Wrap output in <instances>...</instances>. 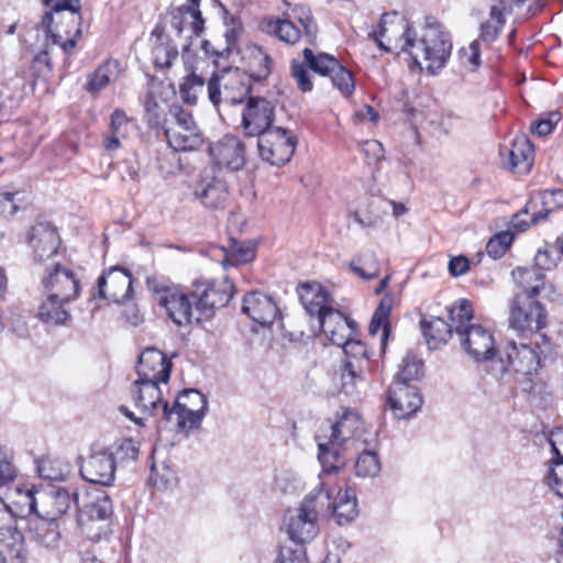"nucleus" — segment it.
<instances>
[{
	"instance_id": "nucleus-1",
	"label": "nucleus",
	"mask_w": 563,
	"mask_h": 563,
	"mask_svg": "<svg viewBox=\"0 0 563 563\" xmlns=\"http://www.w3.org/2000/svg\"><path fill=\"white\" fill-rule=\"evenodd\" d=\"M401 26L404 29L401 51L408 53L419 67V56L421 55L427 62L428 73L435 75L438 70L445 66L451 56L452 41L450 34L440 23L427 21L421 37L417 40V32L406 20H402Z\"/></svg>"
},
{
	"instance_id": "nucleus-2",
	"label": "nucleus",
	"mask_w": 563,
	"mask_h": 563,
	"mask_svg": "<svg viewBox=\"0 0 563 563\" xmlns=\"http://www.w3.org/2000/svg\"><path fill=\"white\" fill-rule=\"evenodd\" d=\"M330 508V490L320 483L299 506L288 510L285 517L286 532L292 542L307 543L319 533V516Z\"/></svg>"
},
{
	"instance_id": "nucleus-3",
	"label": "nucleus",
	"mask_w": 563,
	"mask_h": 563,
	"mask_svg": "<svg viewBox=\"0 0 563 563\" xmlns=\"http://www.w3.org/2000/svg\"><path fill=\"white\" fill-rule=\"evenodd\" d=\"M43 285L47 298L41 303L36 317H69V302L79 291V282L73 271L52 263L45 268Z\"/></svg>"
},
{
	"instance_id": "nucleus-4",
	"label": "nucleus",
	"mask_w": 563,
	"mask_h": 563,
	"mask_svg": "<svg viewBox=\"0 0 563 563\" xmlns=\"http://www.w3.org/2000/svg\"><path fill=\"white\" fill-rule=\"evenodd\" d=\"M113 505L106 492L89 495L78 512V526L85 537L93 542L107 539L111 532Z\"/></svg>"
},
{
	"instance_id": "nucleus-5",
	"label": "nucleus",
	"mask_w": 563,
	"mask_h": 563,
	"mask_svg": "<svg viewBox=\"0 0 563 563\" xmlns=\"http://www.w3.org/2000/svg\"><path fill=\"white\" fill-rule=\"evenodd\" d=\"M164 133L168 145L176 152L199 150L205 137L192 114L179 104H172L164 120Z\"/></svg>"
},
{
	"instance_id": "nucleus-6",
	"label": "nucleus",
	"mask_w": 563,
	"mask_h": 563,
	"mask_svg": "<svg viewBox=\"0 0 563 563\" xmlns=\"http://www.w3.org/2000/svg\"><path fill=\"white\" fill-rule=\"evenodd\" d=\"M512 276L522 288V292L515 296L510 306V317H545L544 306L536 296L544 287L545 275L536 267H517Z\"/></svg>"
},
{
	"instance_id": "nucleus-7",
	"label": "nucleus",
	"mask_w": 563,
	"mask_h": 563,
	"mask_svg": "<svg viewBox=\"0 0 563 563\" xmlns=\"http://www.w3.org/2000/svg\"><path fill=\"white\" fill-rule=\"evenodd\" d=\"M207 89L213 106L217 107L222 100L236 104L251 97L252 81L247 73L239 68H227L209 79Z\"/></svg>"
},
{
	"instance_id": "nucleus-8",
	"label": "nucleus",
	"mask_w": 563,
	"mask_h": 563,
	"mask_svg": "<svg viewBox=\"0 0 563 563\" xmlns=\"http://www.w3.org/2000/svg\"><path fill=\"white\" fill-rule=\"evenodd\" d=\"M292 18L302 26L305 35L310 45H314L318 36V25L311 10L303 4H296L292 8ZM264 30L278 37L287 44H295L301 37V31L291 21V15L284 14L283 19H268L264 22Z\"/></svg>"
},
{
	"instance_id": "nucleus-9",
	"label": "nucleus",
	"mask_w": 563,
	"mask_h": 563,
	"mask_svg": "<svg viewBox=\"0 0 563 563\" xmlns=\"http://www.w3.org/2000/svg\"><path fill=\"white\" fill-rule=\"evenodd\" d=\"M473 319H450L457 322L456 335L464 352L476 363L492 361L497 354L496 342L489 329L476 323Z\"/></svg>"
},
{
	"instance_id": "nucleus-10",
	"label": "nucleus",
	"mask_w": 563,
	"mask_h": 563,
	"mask_svg": "<svg viewBox=\"0 0 563 563\" xmlns=\"http://www.w3.org/2000/svg\"><path fill=\"white\" fill-rule=\"evenodd\" d=\"M147 287L155 302L165 310L167 317H191L195 309L192 289L185 290L180 285L147 278Z\"/></svg>"
},
{
	"instance_id": "nucleus-11",
	"label": "nucleus",
	"mask_w": 563,
	"mask_h": 563,
	"mask_svg": "<svg viewBox=\"0 0 563 563\" xmlns=\"http://www.w3.org/2000/svg\"><path fill=\"white\" fill-rule=\"evenodd\" d=\"M302 56L308 68L323 77H330L335 87L344 97H350L355 90V80L352 73L339 59L328 53L314 54L309 47L303 48Z\"/></svg>"
},
{
	"instance_id": "nucleus-12",
	"label": "nucleus",
	"mask_w": 563,
	"mask_h": 563,
	"mask_svg": "<svg viewBox=\"0 0 563 563\" xmlns=\"http://www.w3.org/2000/svg\"><path fill=\"white\" fill-rule=\"evenodd\" d=\"M191 287L195 310L205 317H213L221 308L227 307L235 289L228 279L220 284L214 280L195 279Z\"/></svg>"
},
{
	"instance_id": "nucleus-13",
	"label": "nucleus",
	"mask_w": 563,
	"mask_h": 563,
	"mask_svg": "<svg viewBox=\"0 0 563 563\" xmlns=\"http://www.w3.org/2000/svg\"><path fill=\"white\" fill-rule=\"evenodd\" d=\"M561 206H563L562 189L544 190L531 197L522 209L511 216L510 229L523 232Z\"/></svg>"
},
{
	"instance_id": "nucleus-14",
	"label": "nucleus",
	"mask_w": 563,
	"mask_h": 563,
	"mask_svg": "<svg viewBox=\"0 0 563 563\" xmlns=\"http://www.w3.org/2000/svg\"><path fill=\"white\" fill-rule=\"evenodd\" d=\"M260 157L271 165L282 166L290 161L297 141L287 129L275 126L256 135Z\"/></svg>"
},
{
	"instance_id": "nucleus-15",
	"label": "nucleus",
	"mask_w": 563,
	"mask_h": 563,
	"mask_svg": "<svg viewBox=\"0 0 563 563\" xmlns=\"http://www.w3.org/2000/svg\"><path fill=\"white\" fill-rule=\"evenodd\" d=\"M132 297L133 277L126 268L112 266L99 276L93 299L124 305L129 303Z\"/></svg>"
},
{
	"instance_id": "nucleus-16",
	"label": "nucleus",
	"mask_w": 563,
	"mask_h": 563,
	"mask_svg": "<svg viewBox=\"0 0 563 563\" xmlns=\"http://www.w3.org/2000/svg\"><path fill=\"white\" fill-rule=\"evenodd\" d=\"M299 299L310 317H350V311L343 310L331 297L330 292L319 283H306L297 289Z\"/></svg>"
},
{
	"instance_id": "nucleus-17",
	"label": "nucleus",
	"mask_w": 563,
	"mask_h": 563,
	"mask_svg": "<svg viewBox=\"0 0 563 563\" xmlns=\"http://www.w3.org/2000/svg\"><path fill=\"white\" fill-rule=\"evenodd\" d=\"M162 382L136 379L132 386V397L142 412L152 417L162 416L166 421L173 418V410L167 400L163 398V391L159 387Z\"/></svg>"
},
{
	"instance_id": "nucleus-18",
	"label": "nucleus",
	"mask_w": 563,
	"mask_h": 563,
	"mask_svg": "<svg viewBox=\"0 0 563 563\" xmlns=\"http://www.w3.org/2000/svg\"><path fill=\"white\" fill-rule=\"evenodd\" d=\"M217 172L216 166L203 168L194 191L206 208L213 210L224 209L230 198L228 186Z\"/></svg>"
},
{
	"instance_id": "nucleus-19",
	"label": "nucleus",
	"mask_w": 563,
	"mask_h": 563,
	"mask_svg": "<svg viewBox=\"0 0 563 563\" xmlns=\"http://www.w3.org/2000/svg\"><path fill=\"white\" fill-rule=\"evenodd\" d=\"M115 468L113 454L108 449H101L82 460L79 473L86 482L109 487L114 483Z\"/></svg>"
},
{
	"instance_id": "nucleus-20",
	"label": "nucleus",
	"mask_w": 563,
	"mask_h": 563,
	"mask_svg": "<svg viewBox=\"0 0 563 563\" xmlns=\"http://www.w3.org/2000/svg\"><path fill=\"white\" fill-rule=\"evenodd\" d=\"M275 106L263 97H249L242 113V128L247 136H256L273 128Z\"/></svg>"
},
{
	"instance_id": "nucleus-21",
	"label": "nucleus",
	"mask_w": 563,
	"mask_h": 563,
	"mask_svg": "<svg viewBox=\"0 0 563 563\" xmlns=\"http://www.w3.org/2000/svg\"><path fill=\"white\" fill-rule=\"evenodd\" d=\"M500 361L505 364V372L512 371L527 376L536 374L541 367V357L534 347L526 343L517 345L514 341L506 346Z\"/></svg>"
},
{
	"instance_id": "nucleus-22",
	"label": "nucleus",
	"mask_w": 563,
	"mask_h": 563,
	"mask_svg": "<svg viewBox=\"0 0 563 563\" xmlns=\"http://www.w3.org/2000/svg\"><path fill=\"white\" fill-rule=\"evenodd\" d=\"M388 405L397 419H408L420 410L423 399L416 386L393 383L387 391Z\"/></svg>"
},
{
	"instance_id": "nucleus-23",
	"label": "nucleus",
	"mask_w": 563,
	"mask_h": 563,
	"mask_svg": "<svg viewBox=\"0 0 563 563\" xmlns=\"http://www.w3.org/2000/svg\"><path fill=\"white\" fill-rule=\"evenodd\" d=\"M15 476L16 472L7 449L0 446V492H7L11 496V500L7 501L21 507V511L24 507H29L31 511L35 510L36 499L32 489L24 490L19 486L10 487Z\"/></svg>"
},
{
	"instance_id": "nucleus-24",
	"label": "nucleus",
	"mask_w": 563,
	"mask_h": 563,
	"mask_svg": "<svg viewBox=\"0 0 563 563\" xmlns=\"http://www.w3.org/2000/svg\"><path fill=\"white\" fill-rule=\"evenodd\" d=\"M29 245L36 262H45L57 254L60 238L57 229L49 222H36L29 233Z\"/></svg>"
},
{
	"instance_id": "nucleus-25",
	"label": "nucleus",
	"mask_w": 563,
	"mask_h": 563,
	"mask_svg": "<svg viewBox=\"0 0 563 563\" xmlns=\"http://www.w3.org/2000/svg\"><path fill=\"white\" fill-rule=\"evenodd\" d=\"M210 154L218 166L231 172L241 170L246 163L245 144L235 135H224L210 147Z\"/></svg>"
},
{
	"instance_id": "nucleus-26",
	"label": "nucleus",
	"mask_w": 563,
	"mask_h": 563,
	"mask_svg": "<svg viewBox=\"0 0 563 563\" xmlns=\"http://www.w3.org/2000/svg\"><path fill=\"white\" fill-rule=\"evenodd\" d=\"M172 362L155 347L145 349L139 356L136 373L140 380L163 382L170 378Z\"/></svg>"
},
{
	"instance_id": "nucleus-27",
	"label": "nucleus",
	"mask_w": 563,
	"mask_h": 563,
	"mask_svg": "<svg viewBox=\"0 0 563 563\" xmlns=\"http://www.w3.org/2000/svg\"><path fill=\"white\" fill-rule=\"evenodd\" d=\"M329 341L341 346L344 352L353 347L362 350V342L352 338L356 322L354 319H313Z\"/></svg>"
},
{
	"instance_id": "nucleus-28",
	"label": "nucleus",
	"mask_w": 563,
	"mask_h": 563,
	"mask_svg": "<svg viewBox=\"0 0 563 563\" xmlns=\"http://www.w3.org/2000/svg\"><path fill=\"white\" fill-rule=\"evenodd\" d=\"M26 508L29 514L35 515L29 519V533L32 540L47 549L57 548L62 537L59 520L41 514L36 507L32 511Z\"/></svg>"
},
{
	"instance_id": "nucleus-29",
	"label": "nucleus",
	"mask_w": 563,
	"mask_h": 563,
	"mask_svg": "<svg viewBox=\"0 0 563 563\" xmlns=\"http://www.w3.org/2000/svg\"><path fill=\"white\" fill-rule=\"evenodd\" d=\"M24 537L13 526H0V563H24Z\"/></svg>"
},
{
	"instance_id": "nucleus-30",
	"label": "nucleus",
	"mask_w": 563,
	"mask_h": 563,
	"mask_svg": "<svg viewBox=\"0 0 563 563\" xmlns=\"http://www.w3.org/2000/svg\"><path fill=\"white\" fill-rule=\"evenodd\" d=\"M362 428L361 417L357 412L351 409H343L339 420L334 423H329L328 431L324 439H329L330 444H344L351 439H354Z\"/></svg>"
},
{
	"instance_id": "nucleus-31",
	"label": "nucleus",
	"mask_w": 563,
	"mask_h": 563,
	"mask_svg": "<svg viewBox=\"0 0 563 563\" xmlns=\"http://www.w3.org/2000/svg\"><path fill=\"white\" fill-rule=\"evenodd\" d=\"M456 324L457 322L450 319H421L420 329L428 347L438 350L445 345L453 332L456 333Z\"/></svg>"
},
{
	"instance_id": "nucleus-32",
	"label": "nucleus",
	"mask_w": 563,
	"mask_h": 563,
	"mask_svg": "<svg viewBox=\"0 0 563 563\" xmlns=\"http://www.w3.org/2000/svg\"><path fill=\"white\" fill-rule=\"evenodd\" d=\"M331 512L339 526L352 522L357 516V500L353 488L340 489L335 499L330 500V508L323 512Z\"/></svg>"
},
{
	"instance_id": "nucleus-33",
	"label": "nucleus",
	"mask_w": 563,
	"mask_h": 563,
	"mask_svg": "<svg viewBox=\"0 0 563 563\" xmlns=\"http://www.w3.org/2000/svg\"><path fill=\"white\" fill-rule=\"evenodd\" d=\"M533 162V146L525 136H517L508 150L507 167L518 174H527Z\"/></svg>"
},
{
	"instance_id": "nucleus-34",
	"label": "nucleus",
	"mask_w": 563,
	"mask_h": 563,
	"mask_svg": "<svg viewBox=\"0 0 563 563\" xmlns=\"http://www.w3.org/2000/svg\"><path fill=\"white\" fill-rule=\"evenodd\" d=\"M34 498L37 504L38 499L35 496ZM40 503L43 508L41 514L58 520L59 517L69 510L71 506V496L65 488H54L49 492L42 493L40 495Z\"/></svg>"
},
{
	"instance_id": "nucleus-35",
	"label": "nucleus",
	"mask_w": 563,
	"mask_h": 563,
	"mask_svg": "<svg viewBox=\"0 0 563 563\" xmlns=\"http://www.w3.org/2000/svg\"><path fill=\"white\" fill-rule=\"evenodd\" d=\"M242 313L252 317V313L260 317H280V310L273 298L262 291H250L244 295Z\"/></svg>"
},
{
	"instance_id": "nucleus-36",
	"label": "nucleus",
	"mask_w": 563,
	"mask_h": 563,
	"mask_svg": "<svg viewBox=\"0 0 563 563\" xmlns=\"http://www.w3.org/2000/svg\"><path fill=\"white\" fill-rule=\"evenodd\" d=\"M170 24L180 35L186 26L188 16L191 19L190 29L196 36H200L205 31V19L200 9L180 5L174 8L170 12Z\"/></svg>"
},
{
	"instance_id": "nucleus-37",
	"label": "nucleus",
	"mask_w": 563,
	"mask_h": 563,
	"mask_svg": "<svg viewBox=\"0 0 563 563\" xmlns=\"http://www.w3.org/2000/svg\"><path fill=\"white\" fill-rule=\"evenodd\" d=\"M316 440L318 441V459L322 471L328 474L336 473L345 465V459L340 451L342 444H330L329 439H324L321 434H317Z\"/></svg>"
},
{
	"instance_id": "nucleus-38",
	"label": "nucleus",
	"mask_w": 563,
	"mask_h": 563,
	"mask_svg": "<svg viewBox=\"0 0 563 563\" xmlns=\"http://www.w3.org/2000/svg\"><path fill=\"white\" fill-rule=\"evenodd\" d=\"M70 472V465L59 457H43L37 463L38 475L47 481H65Z\"/></svg>"
},
{
	"instance_id": "nucleus-39",
	"label": "nucleus",
	"mask_w": 563,
	"mask_h": 563,
	"mask_svg": "<svg viewBox=\"0 0 563 563\" xmlns=\"http://www.w3.org/2000/svg\"><path fill=\"white\" fill-rule=\"evenodd\" d=\"M562 254L563 249L560 236L555 243H544V245L537 251L534 256L536 266L541 271H550L558 265Z\"/></svg>"
},
{
	"instance_id": "nucleus-40",
	"label": "nucleus",
	"mask_w": 563,
	"mask_h": 563,
	"mask_svg": "<svg viewBox=\"0 0 563 563\" xmlns=\"http://www.w3.org/2000/svg\"><path fill=\"white\" fill-rule=\"evenodd\" d=\"M489 16L490 20L481 24V40L486 43L494 42L506 23L504 9L499 5L490 8Z\"/></svg>"
},
{
	"instance_id": "nucleus-41",
	"label": "nucleus",
	"mask_w": 563,
	"mask_h": 563,
	"mask_svg": "<svg viewBox=\"0 0 563 563\" xmlns=\"http://www.w3.org/2000/svg\"><path fill=\"white\" fill-rule=\"evenodd\" d=\"M423 376V361L418 358L415 354L408 353L400 365L399 372L397 373L393 383H405L409 384L412 380H417Z\"/></svg>"
},
{
	"instance_id": "nucleus-42",
	"label": "nucleus",
	"mask_w": 563,
	"mask_h": 563,
	"mask_svg": "<svg viewBox=\"0 0 563 563\" xmlns=\"http://www.w3.org/2000/svg\"><path fill=\"white\" fill-rule=\"evenodd\" d=\"M170 410H173V416H176L177 430L180 432L185 431L187 433L189 431L199 429L203 418L207 415V412L202 411L201 409L184 410L180 408L170 407Z\"/></svg>"
},
{
	"instance_id": "nucleus-43",
	"label": "nucleus",
	"mask_w": 563,
	"mask_h": 563,
	"mask_svg": "<svg viewBox=\"0 0 563 563\" xmlns=\"http://www.w3.org/2000/svg\"><path fill=\"white\" fill-rule=\"evenodd\" d=\"M351 269L358 277L371 280L378 276L379 267L374 252H365L350 263Z\"/></svg>"
},
{
	"instance_id": "nucleus-44",
	"label": "nucleus",
	"mask_w": 563,
	"mask_h": 563,
	"mask_svg": "<svg viewBox=\"0 0 563 563\" xmlns=\"http://www.w3.org/2000/svg\"><path fill=\"white\" fill-rule=\"evenodd\" d=\"M547 319H509V328L512 329L520 338L527 339L539 334L545 341L547 335L541 333L545 327Z\"/></svg>"
},
{
	"instance_id": "nucleus-45",
	"label": "nucleus",
	"mask_w": 563,
	"mask_h": 563,
	"mask_svg": "<svg viewBox=\"0 0 563 563\" xmlns=\"http://www.w3.org/2000/svg\"><path fill=\"white\" fill-rule=\"evenodd\" d=\"M205 82L203 77L195 73L186 76L179 87V93L184 102L196 104L198 95L203 90Z\"/></svg>"
},
{
	"instance_id": "nucleus-46",
	"label": "nucleus",
	"mask_w": 563,
	"mask_h": 563,
	"mask_svg": "<svg viewBox=\"0 0 563 563\" xmlns=\"http://www.w3.org/2000/svg\"><path fill=\"white\" fill-rule=\"evenodd\" d=\"M380 472V462L373 451H363L355 462V474L358 477H375Z\"/></svg>"
},
{
	"instance_id": "nucleus-47",
	"label": "nucleus",
	"mask_w": 563,
	"mask_h": 563,
	"mask_svg": "<svg viewBox=\"0 0 563 563\" xmlns=\"http://www.w3.org/2000/svg\"><path fill=\"white\" fill-rule=\"evenodd\" d=\"M173 408H180L184 410L201 409L202 411L208 412V398L198 389H185L179 395Z\"/></svg>"
},
{
	"instance_id": "nucleus-48",
	"label": "nucleus",
	"mask_w": 563,
	"mask_h": 563,
	"mask_svg": "<svg viewBox=\"0 0 563 563\" xmlns=\"http://www.w3.org/2000/svg\"><path fill=\"white\" fill-rule=\"evenodd\" d=\"M274 489L282 494H295L302 489V481L292 471L282 470L275 475Z\"/></svg>"
},
{
	"instance_id": "nucleus-49",
	"label": "nucleus",
	"mask_w": 563,
	"mask_h": 563,
	"mask_svg": "<svg viewBox=\"0 0 563 563\" xmlns=\"http://www.w3.org/2000/svg\"><path fill=\"white\" fill-rule=\"evenodd\" d=\"M292 543L294 544L280 547L277 563H308L305 543Z\"/></svg>"
},
{
	"instance_id": "nucleus-50",
	"label": "nucleus",
	"mask_w": 563,
	"mask_h": 563,
	"mask_svg": "<svg viewBox=\"0 0 563 563\" xmlns=\"http://www.w3.org/2000/svg\"><path fill=\"white\" fill-rule=\"evenodd\" d=\"M514 234L510 231H503L495 234L486 245L487 254L493 258L501 257L510 247Z\"/></svg>"
},
{
	"instance_id": "nucleus-51",
	"label": "nucleus",
	"mask_w": 563,
	"mask_h": 563,
	"mask_svg": "<svg viewBox=\"0 0 563 563\" xmlns=\"http://www.w3.org/2000/svg\"><path fill=\"white\" fill-rule=\"evenodd\" d=\"M177 56L178 51L176 46L170 45L169 43H158L153 48L154 65L159 69L169 68Z\"/></svg>"
},
{
	"instance_id": "nucleus-52",
	"label": "nucleus",
	"mask_w": 563,
	"mask_h": 563,
	"mask_svg": "<svg viewBox=\"0 0 563 563\" xmlns=\"http://www.w3.org/2000/svg\"><path fill=\"white\" fill-rule=\"evenodd\" d=\"M111 64L106 63L98 67L90 76L86 89L91 93H97L106 88L110 82Z\"/></svg>"
},
{
	"instance_id": "nucleus-53",
	"label": "nucleus",
	"mask_w": 563,
	"mask_h": 563,
	"mask_svg": "<svg viewBox=\"0 0 563 563\" xmlns=\"http://www.w3.org/2000/svg\"><path fill=\"white\" fill-rule=\"evenodd\" d=\"M309 68L306 65L305 60L299 62L294 59L290 65V73L292 78L296 80L297 86L300 91L308 92L313 88L311 77L309 75Z\"/></svg>"
},
{
	"instance_id": "nucleus-54",
	"label": "nucleus",
	"mask_w": 563,
	"mask_h": 563,
	"mask_svg": "<svg viewBox=\"0 0 563 563\" xmlns=\"http://www.w3.org/2000/svg\"><path fill=\"white\" fill-rule=\"evenodd\" d=\"M80 0H42L45 7H49L54 12L69 11L73 23L79 25L81 15L79 13Z\"/></svg>"
},
{
	"instance_id": "nucleus-55",
	"label": "nucleus",
	"mask_w": 563,
	"mask_h": 563,
	"mask_svg": "<svg viewBox=\"0 0 563 563\" xmlns=\"http://www.w3.org/2000/svg\"><path fill=\"white\" fill-rule=\"evenodd\" d=\"M368 333L372 336V339L378 336L380 352L385 353L387 342L390 335L389 319H371Z\"/></svg>"
},
{
	"instance_id": "nucleus-56",
	"label": "nucleus",
	"mask_w": 563,
	"mask_h": 563,
	"mask_svg": "<svg viewBox=\"0 0 563 563\" xmlns=\"http://www.w3.org/2000/svg\"><path fill=\"white\" fill-rule=\"evenodd\" d=\"M253 63L251 74H249L251 81H262L266 79L272 71V58L268 55L258 52V54L253 57Z\"/></svg>"
},
{
	"instance_id": "nucleus-57",
	"label": "nucleus",
	"mask_w": 563,
	"mask_h": 563,
	"mask_svg": "<svg viewBox=\"0 0 563 563\" xmlns=\"http://www.w3.org/2000/svg\"><path fill=\"white\" fill-rule=\"evenodd\" d=\"M560 120L561 113L559 111H552L548 113L547 117H542L534 121L531 125V131L538 136H547L553 131Z\"/></svg>"
},
{
	"instance_id": "nucleus-58",
	"label": "nucleus",
	"mask_w": 563,
	"mask_h": 563,
	"mask_svg": "<svg viewBox=\"0 0 563 563\" xmlns=\"http://www.w3.org/2000/svg\"><path fill=\"white\" fill-rule=\"evenodd\" d=\"M341 393L352 395L355 391L356 382L361 376L356 373L354 364L347 361L341 369Z\"/></svg>"
},
{
	"instance_id": "nucleus-59",
	"label": "nucleus",
	"mask_w": 563,
	"mask_h": 563,
	"mask_svg": "<svg viewBox=\"0 0 563 563\" xmlns=\"http://www.w3.org/2000/svg\"><path fill=\"white\" fill-rule=\"evenodd\" d=\"M255 257V250L249 245H233L230 255H225L221 261L222 265H233L232 260L235 263H247Z\"/></svg>"
},
{
	"instance_id": "nucleus-60",
	"label": "nucleus",
	"mask_w": 563,
	"mask_h": 563,
	"mask_svg": "<svg viewBox=\"0 0 563 563\" xmlns=\"http://www.w3.org/2000/svg\"><path fill=\"white\" fill-rule=\"evenodd\" d=\"M446 312L449 317H474L477 311L471 300L460 298L446 307Z\"/></svg>"
},
{
	"instance_id": "nucleus-61",
	"label": "nucleus",
	"mask_w": 563,
	"mask_h": 563,
	"mask_svg": "<svg viewBox=\"0 0 563 563\" xmlns=\"http://www.w3.org/2000/svg\"><path fill=\"white\" fill-rule=\"evenodd\" d=\"M242 30L243 27L241 22H232V25L227 27L224 32V40L227 46L223 51H221V57L228 56L232 52V49L236 47Z\"/></svg>"
},
{
	"instance_id": "nucleus-62",
	"label": "nucleus",
	"mask_w": 563,
	"mask_h": 563,
	"mask_svg": "<svg viewBox=\"0 0 563 563\" xmlns=\"http://www.w3.org/2000/svg\"><path fill=\"white\" fill-rule=\"evenodd\" d=\"M16 194L0 190V214L4 218L14 216L20 209L16 200Z\"/></svg>"
},
{
	"instance_id": "nucleus-63",
	"label": "nucleus",
	"mask_w": 563,
	"mask_h": 563,
	"mask_svg": "<svg viewBox=\"0 0 563 563\" xmlns=\"http://www.w3.org/2000/svg\"><path fill=\"white\" fill-rule=\"evenodd\" d=\"M129 128V120L125 113L117 109L111 114V121H110V130L111 133L117 135L126 136Z\"/></svg>"
},
{
	"instance_id": "nucleus-64",
	"label": "nucleus",
	"mask_w": 563,
	"mask_h": 563,
	"mask_svg": "<svg viewBox=\"0 0 563 563\" xmlns=\"http://www.w3.org/2000/svg\"><path fill=\"white\" fill-rule=\"evenodd\" d=\"M139 448L132 439H124L117 448V457L122 461H135Z\"/></svg>"
}]
</instances>
